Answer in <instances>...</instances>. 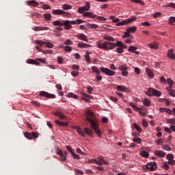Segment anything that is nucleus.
<instances>
[{"label": "nucleus", "mask_w": 175, "mask_h": 175, "mask_svg": "<svg viewBox=\"0 0 175 175\" xmlns=\"http://www.w3.org/2000/svg\"><path fill=\"white\" fill-rule=\"evenodd\" d=\"M86 116V120L90 122L92 129L94 131L95 133L97 134L98 137H101L102 133L100 132V130L99 129V126L98 125V122H96V119L95 118V116H94V113L91 111H88Z\"/></svg>", "instance_id": "1"}, {"label": "nucleus", "mask_w": 175, "mask_h": 175, "mask_svg": "<svg viewBox=\"0 0 175 175\" xmlns=\"http://www.w3.org/2000/svg\"><path fill=\"white\" fill-rule=\"evenodd\" d=\"M98 49H103V50H113L116 49V43L105 41L104 43L97 42Z\"/></svg>", "instance_id": "2"}, {"label": "nucleus", "mask_w": 175, "mask_h": 175, "mask_svg": "<svg viewBox=\"0 0 175 175\" xmlns=\"http://www.w3.org/2000/svg\"><path fill=\"white\" fill-rule=\"evenodd\" d=\"M89 162L90 163H92L93 162L94 163H96V165H98L99 166H103V165H109V163H107V161H106V160H105V159H103V157L100 156L98 157H97L96 159H92L89 160Z\"/></svg>", "instance_id": "3"}, {"label": "nucleus", "mask_w": 175, "mask_h": 175, "mask_svg": "<svg viewBox=\"0 0 175 175\" xmlns=\"http://www.w3.org/2000/svg\"><path fill=\"white\" fill-rule=\"evenodd\" d=\"M145 95H147L148 96H157V98H159V96L162 95V93L159 90L150 88L147 91H145Z\"/></svg>", "instance_id": "4"}, {"label": "nucleus", "mask_w": 175, "mask_h": 175, "mask_svg": "<svg viewBox=\"0 0 175 175\" xmlns=\"http://www.w3.org/2000/svg\"><path fill=\"white\" fill-rule=\"evenodd\" d=\"M136 20H137V18H136V16H132L130 18L118 23L116 25L118 27H122V25H128V24H131V23H133V21H136Z\"/></svg>", "instance_id": "5"}, {"label": "nucleus", "mask_w": 175, "mask_h": 175, "mask_svg": "<svg viewBox=\"0 0 175 175\" xmlns=\"http://www.w3.org/2000/svg\"><path fill=\"white\" fill-rule=\"evenodd\" d=\"M24 136H25V137H26V139H28V140H32V139H38V137H39V133L26 132L24 133Z\"/></svg>", "instance_id": "6"}, {"label": "nucleus", "mask_w": 175, "mask_h": 175, "mask_svg": "<svg viewBox=\"0 0 175 175\" xmlns=\"http://www.w3.org/2000/svg\"><path fill=\"white\" fill-rule=\"evenodd\" d=\"M91 9V3L90 2H86L85 6H82L78 9V12L81 14L84 12H88Z\"/></svg>", "instance_id": "7"}, {"label": "nucleus", "mask_w": 175, "mask_h": 175, "mask_svg": "<svg viewBox=\"0 0 175 175\" xmlns=\"http://www.w3.org/2000/svg\"><path fill=\"white\" fill-rule=\"evenodd\" d=\"M101 72L104 74H105L107 76H114L116 75V72L105 67H101L100 68Z\"/></svg>", "instance_id": "8"}, {"label": "nucleus", "mask_w": 175, "mask_h": 175, "mask_svg": "<svg viewBox=\"0 0 175 175\" xmlns=\"http://www.w3.org/2000/svg\"><path fill=\"white\" fill-rule=\"evenodd\" d=\"M40 96H44L45 98H48L49 99H55V94H51L44 91L40 92Z\"/></svg>", "instance_id": "9"}, {"label": "nucleus", "mask_w": 175, "mask_h": 175, "mask_svg": "<svg viewBox=\"0 0 175 175\" xmlns=\"http://www.w3.org/2000/svg\"><path fill=\"white\" fill-rule=\"evenodd\" d=\"M72 21L66 20V21H63V27L64 26V29L66 31H69L73 28L72 26Z\"/></svg>", "instance_id": "10"}, {"label": "nucleus", "mask_w": 175, "mask_h": 175, "mask_svg": "<svg viewBox=\"0 0 175 175\" xmlns=\"http://www.w3.org/2000/svg\"><path fill=\"white\" fill-rule=\"evenodd\" d=\"M146 168L148 170H150V172H154V170H157V163L155 162H150L148 163L146 165Z\"/></svg>", "instance_id": "11"}, {"label": "nucleus", "mask_w": 175, "mask_h": 175, "mask_svg": "<svg viewBox=\"0 0 175 175\" xmlns=\"http://www.w3.org/2000/svg\"><path fill=\"white\" fill-rule=\"evenodd\" d=\"M75 129H76V131H77V133H79V135L82 136V137H85V133L84 131H83V129L80 126H76L75 127Z\"/></svg>", "instance_id": "12"}, {"label": "nucleus", "mask_w": 175, "mask_h": 175, "mask_svg": "<svg viewBox=\"0 0 175 175\" xmlns=\"http://www.w3.org/2000/svg\"><path fill=\"white\" fill-rule=\"evenodd\" d=\"M83 17H89L90 18H95L96 17V15L91 12H83Z\"/></svg>", "instance_id": "13"}, {"label": "nucleus", "mask_w": 175, "mask_h": 175, "mask_svg": "<svg viewBox=\"0 0 175 175\" xmlns=\"http://www.w3.org/2000/svg\"><path fill=\"white\" fill-rule=\"evenodd\" d=\"M154 155H156V157H159V158H165V153L162 150H156L154 152Z\"/></svg>", "instance_id": "14"}, {"label": "nucleus", "mask_w": 175, "mask_h": 175, "mask_svg": "<svg viewBox=\"0 0 175 175\" xmlns=\"http://www.w3.org/2000/svg\"><path fill=\"white\" fill-rule=\"evenodd\" d=\"M27 5H28V6H33L34 8H36L39 6V3L36 2L35 0H31L27 1Z\"/></svg>", "instance_id": "15"}, {"label": "nucleus", "mask_w": 175, "mask_h": 175, "mask_svg": "<svg viewBox=\"0 0 175 175\" xmlns=\"http://www.w3.org/2000/svg\"><path fill=\"white\" fill-rule=\"evenodd\" d=\"M27 64H30L31 65H36V66H39V65H40V63L37 62L36 59V60H33L32 59H28L27 60Z\"/></svg>", "instance_id": "16"}, {"label": "nucleus", "mask_w": 175, "mask_h": 175, "mask_svg": "<svg viewBox=\"0 0 175 175\" xmlns=\"http://www.w3.org/2000/svg\"><path fill=\"white\" fill-rule=\"evenodd\" d=\"M77 38L80 39V40H83V42H88V38H87V36L84 34L79 33L77 35Z\"/></svg>", "instance_id": "17"}, {"label": "nucleus", "mask_w": 175, "mask_h": 175, "mask_svg": "<svg viewBox=\"0 0 175 175\" xmlns=\"http://www.w3.org/2000/svg\"><path fill=\"white\" fill-rule=\"evenodd\" d=\"M116 90L118 91H120L121 92H127L128 91V89L126 88V87L124 85H118L116 87Z\"/></svg>", "instance_id": "18"}, {"label": "nucleus", "mask_w": 175, "mask_h": 175, "mask_svg": "<svg viewBox=\"0 0 175 175\" xmlns=\"http://www.w3.org/2000/svg\"><path fill=\"white\" fill-rule=\"evenodd\" d=\"M85 133L88 135V136H90V137H92V135L94 134V132L92 130L90 129V128L86 127L83 129Z\"/></svg>", "instance_id": "19"}, {"label": "nucleus", "mask_w": 175, "mask_h": 175, "mask_svg": "<svg viewBox=\"0 0 175 175\" xmlns=\"http://www.w3.org/2000/svg\"><path fill=\"white\" fill-rule=\"evenodd\" d=\"M77 46L79 47V49H88L91 47V45H90L89 44H85L84 42H82V43H79L77 44Z\"/></svg>", "instance_id": "20"}, {"label": "nucleus", "mask_w": 175, "mask_h": 175, "mask_svg": "<svg viewBox=\"0 0 175 175\" xmlns=\"http://www.w3.org/2000/svg\"><path fill=\"white\" fill-rule=\"evenodd\" d=\"M167 57L171 58V59H175V54L174 53L173 49H170L167 52Z\"/></svg>", "instance_id": "21"}, {"label": "nucleus", "mask_w": 175, "mask_h": 175, "mask_svg": "<svg viewBox=\"0 0 175 175\" xmlns=\"http://www.w3.org/2000/svg\"><path fill=\"white\" fill-rule=\"evenodd\" d=\"M64 21H55L53 22V25L55 27H63Z\"/></svg>", "instance_id": "22"}, {"label": "nucleus", "mask_w": 175, "mask_h": 175, "mask_svg": "<svg viewBox=\"0 0 175 175\" xmlns=\"http://www.w3.org/2000/svg\"><path fill=\"white\" fill-rule=\"evenodd\" d=\"M72 25H76V24H83L84 23H85V21L81 20V19H77L75 21H72Z\"/></svg>", "instance_id": "23"}, {"label": "nucleus", "mask_w": 175, "mask_h": 175, "mask_svg": "<svg viewBox=\"0 0 175 175\" xmlns=\"http://www.w3.org/2000/svg\"><path fill=\"white\" fill-rule=\"evenodd\" d=\"M55 124H57V125H59L60 126H68V122H61L59 120H55Z\"/></svg>", "instance_id": "24"}, {"label": "nucleus", "mask_w": 175, "mask_h": 175, "mask_svg": "<svg viewBox=\"0 0 175 175\" xmlns=\"http://www.w3.org/2000/svg\"><path fill=\"white\" fill-rule=\"evenodd\" d=\"M104 39L105 40H108V42H115L116 40L114 38L109 35H105L103 36Z\"/></svg>", "instance_id": "25"}, {"label": "nucleus", "mask_w": 175, "mask_h": 175, "mask_svg": "<svg viewBox=\"0 0 175 175\" xmlns=\"http://www.w3.org/2000/svg\"><path fill=\"white\" fill-rule=\"evenodd\" d=\"M166 90L167 91V92L169 93V94L171 96H174L175 98V91L173 89H170L169 87L166 88Z\"/></svg>", "instance_id": "26"}, {"label": "nucleus", "mask_w": 175, "mask_h": 175, "mask_svg": "<svg viewBox=\"0 0 175 175\" xmlns=\"http://www.w3.org/2000/svg\"><path fill=\"white\" fill-rule=\"evenodd\" d=\"M146 70L148 77L152 79V77H154V72H152V71H151L148 68H147Z\"/></svg>", "instance_id": "27"}, {"label": "nucleus", "mask_w": 175, "mask_h": 175, "mask_svg": "<svg viewBox=\"0 0 175 175\" xmlns=\"http://www.w3.org/2000/svg\"><path fill=\"white\" fill-rule=\"evenodd\" d=\"M92 71L93 73H95V75H100V71H99V69H98V68L96 66L92 67Z\"/></svg>", "instance_id": "28"}, {"label": "nucleus", "mask_w": 175, "mask_h": 175, "mask_svg": "<svg viewBox=\"0 0 175 175\" xmlns=\"http://www.w3.org/2000/svg\"><path fill=\"white\" fill-rule=\"evenodd\" d=\"M54 115L59 117V118H61L62 120H64V118H65V115L62 114V113L59 111L54 112Z\"/></svg>", "instance_id": "29"}, {"label": "nucleus", "mask_w": 175, "mask_h": 175, "mask_svg": "<svg viewBox=\"0 0 175 175\" xmlns=\"http://www.w3.org/2000/svg\"><path fill=\"white\" fill-rule=\"evenodd\" d=\"M143 103L144 105V106H146L147 107L151 106V102H150V100L145 98L143 100Z\"/></svg>", "instance_id": "30"}, {"label": "nucleus", "mask_w": 175, "mask_h": 175, "mask_svg": "<svg viewBox=\"0 0 175 175\" xmlns=\"http://www.w3.org/2000/svg\"><path fill=\"white\" fill-rule=\"evenodd\" d=\"M133 126H134L135 129H136V131H137V132H142L143 129H142V127L140 126H139V124L134 123Z\"/></svg>", "instance_id": "31"}, {"label": "nucleus", "mask_w": 175, "mask_h": 175, "mask_svg": "<svg viewBox=\"0 0 175 175\" xmlns=\"http://www.w3.org/2000/svg\"><path fill=\"white\" fill-rule=\"evenodd\" d=\"M118 70H122L124 71V70H128V66H126V64H123L122 66H120L118 68Z\"/></svg>", "instance_id": "32"}, {"label": "nucleus", "mask_w": 175, "mask_h": 175, "mask_svg": "<svg viewBox=\"0 0 175 175\" xmlns=\"http://www.w3.org/2000/svg\"><path fill=\"white\" fill-rule=\"evenodd\" d=\"M137 50V47L133 46H131L128 49V51H129V53H135V51Z\"/></svg>", "instance_id": "33"}, {"label": "nucleus", "mask_w": 175, "mask_h": 175, "mask_svg": "<svg viewBox=\"0 0 175 175\" xmlns=\"http://www.w3.org/2000/svg\"><path fill=\"white\" fill-rule=\"evenodd\" d=\"M67 98H73L74 99H77V98H79V96L73 93H68L67 94Z\"/></svg>", "instance_id": "34"}, {"label": "nucleus", "mask_w": 175, "mask_h": 175, "mask_svg": "<svg viewBox=\"0 0 175 175\" xmlns=\"http://www.w3.org/2000/svg\"><path fill=\"white\" fill-rule=\"evenodd\" d=\"M68 155V152L66 151L62 152V155L61 157V160L63 161H66V157Z\"/></svg>", "instance_id": "35"}, {"label": "nucleus", "mask_w": 175, "mask_h": 175, "mask_svg": "<svg viewBox=\"0 0 175 175\" xmlns=\"http://www.w3.org/2000/svg\"><path fill=\"white\" fill-rule=\"evenodd\" d=\"M149 47L150 49H154V50H157L158 49V43H151L149 44Z\"/></svg>", "instance_id": "36"}, {"label": "nucleus", "mask_w": 175, "mask_h": 175, "mask_svg": "<svg viewBox=\"0 0 175 175\" xmlns=\"http://www.w3.org/2000/svg\"><path fill=\"white\" fill-rule=\"evenodd\" d=\"M53 14H62V13H64V10H54L52 12Z\"/></svg>", "instance_id": "37"}, {"label": "nucleus", "mask_w": 175, "mask_h": 175, "mask_svg": "<svg viewBox=\"0 0 175 175\" xmlns=\"http://www.w3.org/2000/svg\"><path fill=\"white\" fill-rule=\"evenodd\" d=\"M44 18L46 21H50L51 20V14H44Z\"/></svg>", "instance_id": "38"}, {"label": "nucleus", "mask_w": 175, "mask_h": 175, "mask_svg": "<svg viewBox=\"0 0 175 175\" xmlns=\"http://www.w3.org/2000/svg\"><path fill=\"white\" fill-rule=\"evenodd\" d=\"M62 8L64 10H69V9H72V6L69 4H64Z\"/></svg>", "instance_id": "39"}, {"label": "nucleus", "mask_w": 175, "mask_h": 175, "mask_svg": "<svg viewBox=\"0 0 175 175\" xmlns=\"http://www.w3.org/2000/svg\"><path fill=\"white\" fill-rule=\"evenodd\" d=\"M165 8H172V9H175V3H167V5H165Z\"/></svg>", "instance_id": "40"}, {"label": "nucleus", "mask_w": 175, "mask_h": 175, "mask_svg": "<svg viewBox=\"0 0 175 175\" xmlns=\"http://www.w3.org/2000/svg\"><path fill=\"white\" fill-rule=\"evenodd\" d=\"M141 155L142 157H143V158H148V157H150V154H148V152L144 150L142 152Z\"/></svg>", "instance_id": "41"}, {"label": "nucleus", "mask_w": 175, "mask_h": 175, "mask_svg": "<svg viewBox=\"0 0 175 175\" xmlns=\"http://www.w3.org/2000/svg\"><path fill=\"white\" fill-rule=\"evenodd\" d=\"M167 122H168V124H172V125H175V118L167 119Z\"/></svg>", "instance_id": "42"}, {"label": "nucleus", "mask_w": 175, "mask_h": 175, "mask_svg": "<svg viewBox=\"0 0 175 175\" xmlns=\"http://www.w3.org/2000/svg\"><path fill=\"white\" fill-rule=\"evenodd\" d=\"M127 31L131 33L136 32V27H132L127 29Z\"/></svg>", "instance_id": "43"}, {"label": "nucleus", "mask_w": 175, "mask_h": 175, "mask_svg": "<svg viewBox=\"0 0 175 175\" xmlns=\"http://www.w3.org/2000/svg\"><path fill=\"white\" fill-rule=\"evenodd\" d=\"M124 38H131V33L127 30L124 32V35L122 36V38L124 39Z\"/></svg>", "instance_id": "44"}, {"label": "nucleus", "mask_w": 175, "mask_h": 175, "mask_svg": "<svg viewBox=\"0 0 175 175\" xmlns=\"http://www.w3.org/2000/svg\"><path fill=\"white\" fill-rule=\"evenodd\" d=\"M130 106H131V107H133L134 109V110H135L136 111H139V110H140V108L138 107L137 106L135 105V104L131 103H130Z\"/></svg>", "instance_id": "45"}, {"label": "nucleus", "mask_w": 175, "mask_h": 175, "mask_svg": "<svg viewBox=\"0 0 175 175\" xmlns=\"http://www.w3.org/2000/svg\"><path fill=\"white\" fill-rule=\"evenodd\" d=\"M167 83H168L169 87L170 88H173V80H172L171 79H167Z\"/></svg>", "instance_id": "46"}, {"label": "nucleus", "mask_w": 175, "mask_h": 175, "mask_svg": "<svg viewBox=\"0 0 175 175\" xmlns=\"http://www.w3.org/2000/svg\"><path fill=\"white\" fill-rule=\"evenodd\" d=\"M166 159L168 161H172L174 159V155H173L172 154H169L166 156Z\"/></svg>", "instance_id": "47"}, {"label": "nucleus", "mask_w": 175, "mask_h": 175, "mask_svg": "<svg viewBox=\"0 0 175 175\" xmlns=\"http://www.w3.org/2000/svg\"><path fill=\"white\" fill-rule=\"evenodd\" d=\"M36 43H37V44H39V46H40L41 47L43 46V45L46 44V42H43L42 40H36Z\"/></svg>", "instance_id": "48"}, {"label": "nucleus", "mask_w": 175, "mask_h": 175, "mask_svg": "<svg viewBox=\"0 0 175 175\" xmlns=\"http://www.w3.org/2000/svg\"><path fill=\"white\" fill-rule=\"evenodd\" d=\"M163 142H164L163 139L160 138V139H158L156 141V143H157V146H161V144H163Z\"/></svg>", "instance_id": "49"}, {"label": "nucleus", "mask_w": 175, "mask_h": 175, "mask_svg": "<svg viewBox=\"0 0 175 175\" xmlns=\"http://www.w3.org/2000/svg\"><path fill=\"white\" fill-rule=\"evenodd\" d=\"M133 142H134V143H137V144H142V139H140V138H133Z\"/></svg>", "instance_id": "50"}, {"label": "nucleus", "mask_w": 175, "mask_h": 175, "mask_svg": "<svg viewBox=\"0 0 175 175\" xmlns=\"http://www.w3.org/2000/svg\"><path fill=\"white\" fill-rule=\"evenodd\" d=\"M62 15L63 16V17H70V13L65 11H63V13H62Z\"/></svg>", "instance_id": "51"}, {"label": "nucleus", "mask_w": 175, "mask_h": 175, "mask_svg": "<svg viewBox=\"0 0 175 175\" xmlns=\"http://www.w3.org/2000/svg\"><path fill=\"white\" fill-rule=\"evenodd\" d=\"M144 110L145 111L144 112H143L142 111H139V114L140 116H142V117H144V116H146V114H147V108H145Z\"/></svg>", "instance_id": "52"}, {"label": "nucleus", "mask_w": 175, "mask_h": 175, "mask_svg": "<svg viewBox=\"0 0 175 175\" xmlns=\"http://www.w3.org/2000/svg\"><path fill=\"white\" fill-rule=\"evenodd\" d=\"M36 61H37V62H42V64H47V62L44 59L37 58Z\"/></svg>", "instance_id": "53"}, {"label": "nucleus", "mask_w": 175, "mask_h": 175, "mask_svg": "<svg viewBox=\"0 0 175 175\" xmlns=\"http://www.w3.org/2000/svg\"><path fill=\"white\" fill-rule=\"evenodd\" d=\"M57 63L59 64V65L64 63V59H62V57L61 56L57 57Z\"/></svg>", "instance_id": "54"}, {"label": "nucleus", "mask_w": 175, "mask_h": 175, "mask_svg": "<svg viewBox=\"0 0 175 175\" xmlns=\"http://www.w3.org/2000/svg\"><path fill=\"white\" fill-rule=\"evenodd\" d=\"M64 51H66V53H70V51H72V47L69 46H66L64 47Z\"/></svg>", "instance_id": "55"}, {"label": "nucleus", "mask_w": 175, "mask_h": 175, "mask_svg": "<svg viewBox=\"0 0 175 175\" xmlns=\"http://www.w3.org/2000/svg\"><path fill=\"white\" fill-rule=\"evenodd\" d=\"M169 163L167 162H164L163 163V165L162 166V167H164V169L165 170H169Z\"/></svg>", "instance_id": "56"}, {"label": "nucleus", "mask_w": 175, "mask_h": 175, "mask_svg": "<svg viewBox=\"0 0 175 175\" xmlns=\"http://www.w3.org/2000/svg\"><path fill=\"white\" fill-rule=\"evenodd\" d=\"M46 47H47L48 49H53V47L54 46V45L51 43V42H46Z\"/></svg>", "instance_id": "57"}, {"label": "nucleus", "mask_w": 175, "mask_h": 175, "mask_svg": "<svg viewBox=\"0 0 175 175\" xmlns=\"http://www.w3.org/2000/svg\"><path fill=\"white\" fill-rule=\"evenodd\" d=\"M160 81L161 83H162V84H166V79L165 78V77L161 76L160 77Z\"/></svg>", "instance_id": "58"}, {"label": "nucleus", "mask_w": 175, "mask_h": 175, "mask_svg": "<svg viewBox=\"0 0 175 175\" xmlns=\"http://www.w3.org/2000/svg\"><path fill=\"white\" fill-rule=\"evenodd\" d=\"M142 125H143V126H145V128H147V126H148V122H147V120L144 119L142 120Z\"/></svg>", "instance_id": "59"}, {"label": "nucleus", "mask_w": 175, "mask_h": 175, "mask_svg": "<svg viewBox=\"0 0 175 175\" xmlns=\"http://www.w3.org/2000/svg\"><path fill=\"white\" fill-rule=\"evenodd\" d=\"M71 155L74 158V159H79L80 158V156H79L78 154H76L75 152H72Z\"/></svg>", "instance_id": "60"}, {"label": "nucleus", "mask_w": 175, "mask_h": 175, "mask_svg": "<svg viewBox=\"0 0 175 175\" xmlns=\"http://www.w3.org/2000/svg\"><path fill=\"white\" fill-rule=\"evenodd\" d=\"M96 80L94 81H100L102 80V76H100V74L96 75Z\"/></svg>", "instance_id": "61"}, {"label": "nucleus", "mask_w": 175, "mask_h": 175, "mask_svg": "<svg viewBox=\"0 0 175 175\" xmlns=\"http://www.w3.org/2000/svg\"><path fill=\"white\" fill-rule=\"evenodd\" d=\"M163 150H165L166 151H170L172 150V148H170L169 145H166L163 146Z\"/></svg>", "instance_id": "62"}, {"label": "nucleus", "mask_w": 175, "mask_h": 175, "mask_svg": "<svg viewBox=\"0 0 175 175\" xmlns=\"http://www.w3.org/2000/svg\"><path fill=\"white\" fill-rule=\"evenodd\" d=\"M66 150H67L69 152H70V154H72V152H73L74 150L72 148V147H70V146H66Z\"/></svg>", "instance_id": "63"}, {"label": "nucleus", "mask_w": 175, "mask_h": 175, "mask_svg": "<svg viewBox=\"0 0 175 175\" xmlns=\"http://www.w3.org/2000/svg\"><path fill=\"white\" fill-rule=\"evenodd\" d=\"M32 105H33L34 106H37L39 107L40 106V103L38 102V101H35V100H32L31 101Z\"/></svg>", "instance_id": "64"}]
</instances>
